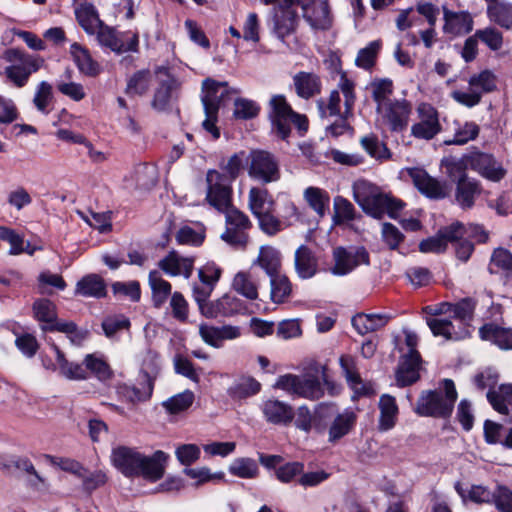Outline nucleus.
<instances>
[{
	"label": "nucleus",
	"mask_w": 512,
	"mask_h": 512,
	"mask_svg": "<svg viewBox=\"0 0 512 512\" xmlns=\"http://www.w3.org/2000/svg\"><path fill=\"white\" fill-rule=\"evenodd\" d=\"M166 460L167 455L160 450L151 457L125 446H119L112 452L113 464L125 476H143L150 481H157L163 476Z\"/></svg>",
	"instance_id": "nucleus-1"
},
{
	"label": "nucleus",
	"mask_w": 512,
	"mask_h": 512,
	"mask_svg": "<svg viewBox=\"0 0 512 512\" xmlns=\"http://www.w3.org/2000/svg\"><path fill=\"white\" fill-rule=\"evenodd\" d=\"M353 198L366 214L376 219H381L384 214L396 218L405 206L403 201L382 193L378 186L366 180L353 184Z\"/></svg>",
	"instance_id": "nucleus-2"
},
{
	"label": "nucleus",
	"mask_w": 512,
	"mask_h": 512,
	"mask_svg": "<svg viewBox=\"0 0 512 512\" xmlns=\"http://www.w3.org/2000/svg\"><path fill=\"white\" fill-rule=\"evenodd\" d=\"M457 396L454 382L443 379L438 390H427L420 394L414 411L423 417L447 418L453 411Z\"/></svg>",
	"instance_id": "nucleus-3"
},
{
	"label": "nucleus",
	"mask_w": 512,
	"mask_h": 512,
	"mask_svg": "<svg viewBox=\"0 0 512 512\" xmlns=\"http://www.w3.org/2000/svg\"><path fill=\"white\" fill-rule=\"evenodd\" d=\"M33 314L43 332H61L74 345H80L87 337V331L79 329L73 321L58 319L57 307L49 299H37L33 303Z\"/></svg>",
	"instance_id": "nucleus-4"
},
{
	"label": "nucleus",
	"mask_w": 512,
	"mask_h": 512,
	"mask_svg": "<svg viewBox=\"0 0 512 512\" xmlns=\"http://www.w3.org/2000/svg\"><path fill=\"white\" fill-rule=\"evenodd\" d=\"M269 118L274 133L286 140L291 132V124H294L301 135L307 132L308 118L295 112L287 102L284 95H274L269 101Z\"/></svg>",
	"instance_id": "nucleus-5"
},
{
	"label": "nucleus",
	"mask_w": 512,
	"mask_h": 512,
	"mask_svg": "<svg viewBox=\"0 0 512 512\" xmlns=\"http://www.w3.org/2000/svg\"><path fill=\"white\" fill-rule=\"evenodd\" d=\"M2 59L10 65L5 68L6 77L17 87H23L32 73L38 71L44 60L15 48L6 49Z\"/></svg>",
	"instance_id": "nucleus-6"
},
{
	"label": "nucleus",
	"mask_w": 512,
	"mask_h": 512,
	"mask_svg": "<svg viewBox=\"0 0 512 512\" xmlns=\"http://www.w3.org/2000/svg\"><path fill=\"white\" fill-rule=\"evenodd\" d=\"M226 93V82H216L215 80L207 78L202 83L201 99L206 116L202 126L212 135L213 139H218L220 137V131L216 126V122L218 120L219 107Z\"/></svg>",
	"instance_id": "nucleus-7"
},
{
	"label": "nucleus",
	"mask_w": 512,
	"mask_h": 512,
	"mask_svg": "<svg viewBox=\"0 0 512 512\" xmlns=\"http://www.w3.org/2000/svg\"><path fill=\"white\" fill-rule=\"evenodd\" d=\"M221 212L225 214V230L220 235L221 240L235 249H245L249 243V230L252 227L249 217L233 206Z\"/></svg>",
	"instance_id": "nucleus-8"
},
{
	"label": "nucleus",
	"mask_w": 512,
	"mask_h": 512,
	"mask_svg": "<svg viewBox=\"0 0 512 512\" xmlns=\"http://www.w3.org/2000/svg\"><path fill=\"white\" fill-rule=\"evenodd\" d=\"M247 173L251 179L262 184L276 182L281 175L279 161L269 151L251 150L247 156Z\"/></svg>",
	"instance_id": "nucleus-9"
},
{
	"label": "nucleus",
	"mask_w": 512,
	"mask_h": 512,
	"mask_svg": "<svg viewBox=\"0 0 512 512\" xmlns=\"http://www.w3.org/2000/svg\"><path fill=\"white\" fill-rule=\"evenodd\" d=\"M206 200L218 211L231 207L232 180L217 170H209L206 175Z\"/></svg>",
	"instance_id": "nucleus-10"
},
{
	"label": "nucleus",
	"mask_w": 512,
	"mask_h": 512,
	"mask_svg": "<svg viewBox=\"0 0 512 512\" xmlns=\"http://www.w3.org/2000/svg\"><path fill=\"white\" fill-rule=\"evenodd\" d=\"M377 114L381 123L386 125L390 131L402 132L408 126L412 114V104L404 98L394 99L378 110Z\"/></svg>",
	"instance_id": "nucleus-11"
},
{
	"label": "nucleus",
	"mask_w": 512,
	"mask_h": 512,
	"mask_svg": "<svg viewBox=\"0 0 512 512\" xmlns=\"http://www.w3.org/2000/svg\"><path fill=\"white\" fill-rule=\"evenodd\" d=\"M334 265L330 268L333 275L344 276L356 267L369 264V254L364 247L346 249L337 247L333 251Z\"/></svg>",
	"instance_id": "nucleus-12"
},
{
	"label": "nucleus",
	"mask_w": 512,
	"mask_h": 512,
	"mask_svg": "<svg viewBox=\"0 0 512 512\" xmlns=\"http://www.w3.org/2000/svg\"><path fill=\"white\" fill-rule=\"evenodd\" d=\"M95 34L98 43L113 52H136L138 50L139 38L137 33L129 31L118 35L113 28L102 24Z\"/></svg>",
	"instance_id": "nucleus-13"
},
{
	"label": "nucleus",
	"mask_w": 512,
	"mask_h": 512,
	"mask_svg": "<svg viewBox=\"0 0 512 512\" xmlns=\"http://www.w3.org/2000/svg\"><path fill=\"white\" fill-rule=\"evenodd\" d=\"M468 164L471 170L491 182H500L507 174L503 164L489 153L471 152L468 154Z\"/></svg>",
	"instance_id": "nucleus-14"
},
{
	"label": "nucleus",
	"mask_w": 512,
	"mask_h": 512,
	"mask_svg": "<svg viewBox=\"0 0 512 512\" xmlns=\"http://www.w3.org/2000/svg\"><path fill=\"white\" fill-rule=\"evenodd\" d=\"M417 113L419 121L411 126V135L422 140L433 139L441 131L437 110L428 103H421Z\"/></svg>",
	"instance_id": "nucleus-15"
},
{
	"label": "nucleus",
	"mask_w": 512,
	"mask_h": 512,
	"mask_svg": "<svg viewBox=\"0 0 512 512\" xmlns=\"http://www.w3.org/2000/svg\"><path fill=\"white\" fill-rule=\"evenodd\" d=\"M336 406L333 403H321L318 405L315 415L313 416L306 406H301L297 410L295 425L297 428L309 432L315 428L318 432L324 430V426L317 422V419H324L334 416Z\"/></svg>",
	"instance_id": "nucleus-16"
},
{
	"label": "nucleus",
	"mask_w": 512,
	"mask_h": 512,
	"mask_svg": "<svg viewBox=\"0 0 512 512\" xmlns=\"http://www.w3.org/2000/svg\"><path fill=\"white\" fill-rule=\"evenodd\" d=\"M260 409L266 422L273 425H289L295 416L294 409L289 403L274 397L264 400Z\"/></svg>",
	"instance_id": "nucleus-17"
},
{
	"label": "nucleus",
	"mask_w": 512,
	"mask_h": 512,
	"mask_svg": "<svg viewBox=\"0 0 512 512\" xmlns=\"http://www.w3.org/2000/svg\"><path fill=\"white\" fill-rule=\"evenodd\" d=\"M155 74L159 80V86L154 93L152 106L156 110L163 111L168 107L171 94L179 87V83L166 67H157Z\"/></svg>",
	"instance_id": "nucleus-18"
},
{
	"label": "nucleus",
	"mask_w": 512,
	"mask_h": 512,
	"mask_svg": "<svg viewBox=\"0 0 512 512\" xmlns=\"http://www.w3.org/2000/svg\"><path fill=\"white\" fill-rule=\"evenodd\" d=\"M194 262V257H182L173 250L159 261L158 266L169 276H183L189 279L194 269Z\"/></svg>",
	"instance_id": "nucleus-19"
},
{
	"label": "nucleus",
	"mask_w": 512,
	"mask_h": 512,
	"mask_svg": "<svg viewBox=\"0 0 512 512\" xmlns=\"http://www.w3.org/2000/svg\"><path fill=\"white\" fill-rule=\"evenodd\" d=\"M409 175L415 187L425 196L432 199H442L446 196L445 186L429 176L425 170L413 168L409 171Z\"/></svg>",
	"instance_id": "nucleus-20"
},
{
	"label": "nucleus",
	"mask_w": 512,
	"mask_h": 512,
	"mask_svg": "<svg viewBox=\"0 0 512 512\" xmlns=\"http://www.w3.org/2000/svg\"><path fill=\"white\" fill-rule=\"evenodd\" d=\"M304 18L314 29L326 30L331 26L329 5L326 0H313L303 5Z\"/></svg>",
	"instance_id": "nucleus-21"
},
{
	"label": "nucleus",
	"mask_w": 512,
	"mask_h": 512,
	"mask_svg": "<svg viewBox=\"0 0 512 512\" xmlns=\"http://www.w3.org/2000/svg\"><path fill=\"white\" fill-rule=\"evenodd\" d=\"M445 24L443 31L452 36H459L469 33L473 29V19L468 12H453L443 7Z\"/></svg>",
	"instance_id": "nucleus-22"
},
{
	"label": "nucleus",
	"mask_w": 512,
	"mask_h": 512,
	"mask_svg": "<svg viewBox=\"0 0 512 512\" xmlns=\"http://www.w3.org/2000/svg\"><path fill=\"white\" fill-rule=\"evenodd\" d=\"M298 25L297 12L293 9H278L273 18V33L283 43L286 38L296 32Z\"/></svg>",
	"instance_id": "nucleus-23"
},
{
	"label": "nucleus",
	"mask_w": 512,
	"mask_h": 512,
	"mask_svg": "<svg viewBox=\"0 0 512 512\" xmlns=\"http://www.w3.org/2000/svg\"><path fill=\"white\" fill-rule=\"evenodd\" d=\"M293 84L297 96L310 99L321 92L322 83L320 77L312 72L300 71L293 76Z\"/></svg>",
	"instance_id": "nucleus-24"
},
{
	"label": "nucleus",
	"mask_w": 512,
	"mask_h": 512,
	"mask_svg": "<svg viewBox=\"0 0 512 512\" xmlns=\"http://www.w3.org/2000/svg\"><path fill=\"white\" fill-rule=\"evenodd\" d=\"M262 385L255 378L247 375L238 377L227 389L228 396L234 401H241L255 396L261 391Z\"/></svg>",
	"instance_id": "nucleus-25"
},
{
	"label": "nucleus",
	"mask_w": 512,
	"mask_h": 512,
	"mask_svg": "<svg viewBox=\"0 0 512 512\" xmlns=\"http://www.w3.org/2000/svg\"><path fill=\"white\" fill-rule=\"evenodd\" d=\"M479 335L481 339L491 341L501 349H512V329L510 328L488 323L479 329Z\"/></svg>",
	"instance_id": "nucleus-26"
},
{
	"label": "nucleus",
	"mask_w": 512,
	"mask_h": 512,
	"mask_svg": "<svg viewBox=\"0 0 512 512\" xmlns=\"http://www.w3.org/2000/svg\"><path fill=\"white\" fill-rule=\"evenodd\" d=\"M356 422V414L351 410L338 413L328 429V441L336 442L347 435Z\"/></svg>",
	"instance_id": "nucleus-27"
},
{
	"label": "nucleus",
	"mask_w": 512,
	"mask_h": 512,
	"mask_svg": "<svg viewBox=\"0 0 512 512\" xmlns=\"http://www.w3.org/2000/svg\"><path fill=\"white\" fill-rule=\"evenodd\" d=\"M321 380L324 384L330 386V382L328 381L325 372L322 373L321 379L318 376L311 374L300 376L298 396L309 400H318L321 398L324 395Z\"/></svg>",
	"instance_id": "nucleus-28"
},
{
	"label": "nucleus",
	"mask_w": 512,
	"mask_h": 512,
	"mask_svg": "<svg viewBox=\"0 0 512 512\" xmlns=\"http://www.w3.org/2000/svg\"><path fill=\"white\" fill-rule=\"evenodd\" d=\"M51 348L53 349L56 356V363L58 365V369L60 374L69 379V380H85L88 377V373L86 369L74 362H69L64 353L60 350V348L55 344H51Z\"/></svg>",
	"instance_id": "nucleus-29"
},
{
	"label": "nucleus",
	"mask_w": 512,
	"mask_h": 512,
	"mask_svg": "<svg viewBox=\"0 0 512 512\" xmlns=\"http://www.w3.org/2000/svg\"><path fill=\"white\" fill-rule=\"evenodd\" d=\"M254 265H258L265 271L267 276L280 273L281 269V254L280 252L269 245L261 246L259 254L256 260L253 262Z\"/></svg>",
	"instance_id": "nucleus-30"
},
{
	"label": "nucleus",
	"mask_w": 512,
	"mask_h": 512,
	"mask_svg": "<svg viewBox=\"0 0 512 512\" xmlns=\"http://www.w3.org/2000/svg\"><path fill=\"white\" fill-rule=\"evenodd\" d=\"M75 14L79 25L89 35H94L97 29L103 24L97 10L91 3H81L75 9Z\"/></svg>",
	"instance_id": "nucleus-31"
},
{
	"label": "nucleus",
	"mask_w": 512,
	"mask_h": 512,
	"mask_svg": "<svg viewBox=\"0 0 512 512\" xmlns=\"http://www.w3.org/2000/svg\"><path fill=\"white\" fill-rule=\"evenodd\" d=\"M295 269L302 279L312 278L317 272V260L305 245L300 246L295 252Z\"/></svg>",
	"instance_id": "nucleus-32"
},
{
	"label": "nucleus",
	"mask_w": 512,
	"mask_h": 512,
	"mask_svg": "<svg viewBox=\"0 0 512 512\" xmlns=\"http://www.w3.org/2000/svg\"><path fill=\"white\" fill-rule=\"evenodd\" d=\"M487 16L490 21L504 29L512 28V4L509 2L499 0L489 2Z\"/></svg>",
	"instance_id": "nucleus-33"
},
{
	"label": "nucleus",
	"mask_w": 512,
	"mask_h": 512,
	"mask_svg": "<svg viewBox=\"0 0 512 512\" xmlns=\"http://www.w3.org/2000/svg\"><path fill=\"white\" fill-rule=\"evenodd\" d=\"M380 417L378 429L382 432L388 431L395 426L398 407L393 396L384 394L379 400Z\"/></svg>",
	"instance_id": "nucleus-34"
},
{
	"label": "nucleus",
	"mask_w": 512,
	"mask_h": 512,
	"mask_svg": "<svg viewBox=\"0 0 512 512\" xmlns=\"http://www.w3.org/2000/svg\"><path fill=\"white\" fill-rule=\"evenodd\" d=\"M481 193L479 181L472 178L458 180L456 188V200L464 208H471L474 205L475 196Z\"/></svg>",
	"instance_id": "nucleus-35"
},
{
	"label": "nucleus",
	"mask_w": 512,
	"mask_h": 512,
	"mask_svg": "<svg viewBox=\"0 0 512 512\" xmlns=\"http://www.w3.org/2000/svg\"><path fill=\"white\" fill-rule=\"evenodd\" d=\"M388 321L389 317L384 314L360 313L352 318V325L360 335H365L381 329Z\"/></svg>",
	"instance_id": "nucleus-36"
},
{
	"label": "nucleus",
	"mask_w": 512,
	"mask_h": 512,
	"mask_svg": "<svg viewBox=\"0 0 512 512\" xmlns=\"http://www.w3.org/2000/svg\"><path fill=\"white\" fill-rule=\"evenodd\" d=\"M75 293L83 297L101 298L106 295V285L99 275L89 274L77 282Z\"/></svg>",
	"instance_id": "nucleus-37"
},
{
	"label": "nucleus",
	"mask_w": 512,
	"mask_h": 512,
	"mask_svg": "<svg viewBox=\"0 0 512 512\" xmlns=\"http://www.w3.org/2000/svg\"><path fill=\"white\" fill-rule=\"evenodd\" d=\"M419 362L420 357L403 356L397 372L396 379L400 386L411 385L419 379Z\"/></svg>",
	"instance_id": "nucleus-38"
},
{
	"label": "nucleus",
	"mask_w": 512,
	"mask_h": 512,
	"mask_svg": "<svg viewBox=\"0 0 512 512\" xmlns=\"http://www.w3.org/2000/svg\"><path fill=\"white\" fill-rule=\"evenodd\" d=\"M149 286L152 291V302L156 308H160L171 295V284L162 278L157 270L150 271L148 276Z\"/></svg>",
	"instance_id": "nucleus-39"
},
{
	"label": "nucleus",
	"mask_w": 512,
	"mask_h": 512,
	"mask_svg": "<svg viewBox=\"0 0 512 512\" xmlns=\"http://www.w3.org/2000/svg\"><path fill=\"white\" fill-rule=\"evenodd\" d=\"M426 323L434 336H442L446 340H459L466 336L467 331L456 332L450 318L430 317Z\"/></svg>",
	"instance_id": "nucleus-40"
},
{
	"label": "nucleus",
	"mask_w": 512,
	"mask_h": 512,
	"mask_svg": "<svg viewBox=\"0 0 512 512\" xmlns=\"http://www.w3.org/2000/svg\"><path fill=\"white\" fill-rule=\"evenodd\" d=\"M270 300L274 304H282L287 301L292 293V284L289 278L280 273L269 276Z\"/></svg>",
	"instance_id": "nucleus-41"
},
{
	"label": "nucleus",
	"mask_w": 512,
	"mask_h": 512,
	"mask_svg": "<svg viewBox=\"0 0 512 512\" xmlns=\"http://www.w3.org/2000/svg\"><path fill=\"white\" fill-rule=\"evenodd\" d=\"M70 53L82 73L88 76H95L99 73L98 63L92 59L89 51L80 44L73 43L70 47Z\"/></svg>",
	"instance_id": "nucleus-42"
},
{
	"label": "nucleus",
	"mask_w": 512,
	"mask_h": 512,
	"mask_svg": "<svg viewBox=\"0 0 512 512\" xmlns=\"http://www.w3.org/2000/svg\"><path fill=\"white\" fill-rule=\"evenodd\" d=\"M487 399L498 413L507 415L508 407H512V384H501L497 390H489Z\"/></svg>",
	"instance_id": "nucleus-43"
},
{
	"label": "nucleus",
	"mask_w": 512,
	"mask_h": 512,
	"mask_svg": "<svg viewBox=\"0 0 512 512\" xmlns=\"http://www.w3.org/2000/svg\"><path fill=\"white\" fill-rule=\"evenodd\" d=\"M248 205L254 216L272 210L274 201L267 189L252 187L248 194Z\"/></svg>",
	"instance_id": "nucleus-44"
},
{
	"label": "nucleus",
	"mask_w": 512,
	"mask_h": 512,
	"mask_svg": "<svg viewBox=\"0 0 512 512\" xmlns=\"http://www.w3.org/2000/svg\"><path fill=\"white\" fill-rule=\"evenodd\" d=\"M370 89L372 98L376 103V112L394 100L391 99L394 86L390 79H376L371 82Z\"/></svg>",
	"instance_id": "nucleus-45"
},
{
	"label": "nucleus",
	"mask_w": 512,
	"mask_h": 512,
	"mask_svg": "<svg viewBox=\"0 0 512 512\" xmlns=\"http://www.w3.org/2000/svg\"><path fill=\"white\" fill-rule=\"evenodd\" d=\"M232 288L238 294L249 300H256L258 298V285L247 272L240 271L235 274L232 281Z\"/></svg>",
	"instance_id": "nucleus-46"
},
{
	"label": "nucleus",
	"mask_w": 512,
	"mask_h": 512,
	"mask_svg": "<svg viewBox=\"0 0 512 512\" xmlns=\"http://www.w3.org/2000/svg\"><path fill=\"white\" fill-rule=\"evenodd\" d=\"M455 490L463 500H470L475 503H494L496 494V490L491 492L481 485H474L466 491L459 482L455 484Z\"/></svg>",
	"instance_id": "nucleus-47"
},
{
	"label": "nucleus",
	"mask_w": 512,
	"mask_h": 512,
	"mask_svg": "<svg viewBox=\"0 0 512 512\" xmlns=\"http://www.w3.org/2000/svg\"><path fill=\"white\" fill-rule=\"evenodd\" d=\"M194 400V393L190 390H185L163 401L162 407L169 414H179L188 410L192 406Z\"/></svg>",
	"instance_id": "nucleus-48"
},
{
	"label": "nucleus",
	"mask_w": 512,
	"mask_h": 512,
	"mask_svg": "<svg viewBox=\"0 0 512 512\" xmlns=\"http://www.w3.org/2000/svg\"><path fill=\"white\" fill-rule=\"evenodd\" d=\"M304 198L309 206L320 216H323L330 203L329 194L317 187H308L304 191Z\"/></svg>",
	"instance_id": "nucleus-49"
},
{
	"label": "nucleus",
	"mask_w": 512,
	"mask_h": 512,
	"mask_svg": "<svg viewBox=\"0 0 512 512\" xmlns=\"http://www.w3.org/2000/svg\"><path fill=\"white\" fill-rule=\"evenodd\" d=\"M152 74L149 70H140L135 72L128 80L126 93L128 95L145 94L151 83Z\"/></svg>",
	"instance_id": "nucleus-50"
},
{
	"label": "nucleus",
	"mask_w": 512,
	"mask_h": 512,
	"mask_svg": "<svg viewBox=\"0 0 512 512\" xmlns=\"http://www.w3.org/2000/svg\"><path fill=\"white\" fill-rule=\"evenodd\" d=\"M334 215L333 222L335 225H340L355 219L356 211L353 204L342 196L334 198Z\"/></svg>",
	"instance_id": "nucleus-51"
},
{
	"label": "nucleus",
	"mask_w": 512,
	"mask_h": 512,
	"mask_svg": "<svg viewBox=\"0 0 512 512\" xmlns=\"http://www.w3.org/2000/svg\"><path fill=\"white\" fill-rule=\"evenodd\" d=\"M362 148L374 159L385 160L390 157L386 145L373 134L366 135L360 139Z\"/></svg>",
	"instance_id": "nucleus-52"
},
{
	"label": "nucleus",
	"mask_w": 512,
	"mask_h": 512,
	"mask_svg": "<svg viewBox=\"0 0 512 512\" xmlns=\"http://www.w3.org/2000/svg\"><path fill=\"white\" fill-rule=\"evenodd\" d=\"M340 95L338 90L331 91L327 100L319 99L317 101V108L321 118L326 119L330 117L343 116L340 110Z\"/></svg>",
	"instance_id": "nucleus-53"
},
{
	"label": "nucleus",
	"mask_w": 512,
	"mask_h": 512,
	"mask_svg": "<svg viewBox=\"0 0 512 512\" xmlns=\"http://www.w3.org/2000/svg\"><path fill=\"white\" fill-rule=\"evenodd\" d=\"M86 371L90 370L99 380L105 381L112 377V370L108 363L96 354H88L84 358Z\"/></svg>",
	"instance_id": "nucleus-54"
},
{
	"label": "nucleus",
	"mask_w": 512,
	"mask_h": 512,
	"mask_svg": "<svg viewBox=\"0 0 512 512\" xmlns=\"http://www.w3.org/2000/svg\"><path fill=\"white\" fill-rule=\"evenodd\" d=\"M53 100L52 85L46 81H41L35 91L33 104L36 109L44 115L50 112L49 106Z\"/></svg>",
	"instance_id": "nucleus-55"
},
{
	"label": "nucleus",
	"mask_w": 512,
	"mask_h": 512,
	"mask_svg": "<svg viewBox=\"0 0 512 512\" xmlns=\"http://www.w3.org/2000/svg\"><path fill=\"white\" fill-rule=\"evenodd\" d=\"M229 471L237 477L251 479L257 476L258 466L251 458H238L232 462Z\"/></svg>",
	"instance_id": "nucleus-56"
},
{
	"label": "nucleus",
	"mask_w": 512,
	"mask_h": 512,
	"mask_svg": "<svg viewBox=\"0 0 512 512\" xmlns=\"http://www.w3.org/2000/svg\"><path fill=\"white\" fill-rule=\"evenodd\" d=\"M340 365L350 387L355 390V392L363 394L365 392L364 385L362 384L360 375L355 370L353 359L348 356H342L340 358Z\"/></svg>",
	"instance_id": "nucleus-57"
},
{
	"label": "nucleus",
	"mask_w": 512,
	"mask_h": 512,
	"mask_svg": "<svg viewBox=\"0 0 512 512\" xmlns=\"http://www.w3.org/2000/svg\"><path fill=\"white\" fill-rule=\"evenodd\" d=\"M489 271L491 273H498L499 271L512 272V253L501 247L495 249L491 255Z\"/></svg>",
	"instance_id": "nucleus-58"
},
{
	"label": "nucleus",
	"mask_w": 512,
	"mask_h": 512,
	"mask_svg": "<svg viewBox=\"0 0 512 512\" xmlns=\"http://www.w3.org/2000/svg\"><path fill=\"white\" fill-rule=\"evenodd\" d=\"M442 166L445 167L448 176L457 181L462 178H468L466 175L467 168H470L468 164V155L461 159L447 158L442 160Z\"/></svg>",
	"instance_id": "nucleus-59"
},
{
	"label": "nucleus",
	"mask_w": 512,
	"mask_h": 512,
	"mask_svg": "<svg viewBox=\"0 0 512 512\" xmlns=\"http://www.w3.org/2000/svg\"><path fill=\"white\" fill-rule=\"evenodd\" d=\"M180 245L200 246L204 242L205 233L203 229L195 230L190 226L181 227L175 234Z\"/></svg>",
	"instance_id": "nucleus-60"
},
{
	"label": "nucleus",
	"mask_w": 512,
	"mask_h": 512,
	"mask_svg": "<svg viewBox=\"0 0 512 512\" xmlns=\"http://www.w3.org/2000/svg\"><path fill=\"white\" fill-rule=\"evenodd\" d=\"M255 217L258 220L261 231L269 236H274L285 228L282 220L272 214V210Z\"/></svg>",
	"instance_id": "nucleus-61"
},
{
	"label": "nucleus",
	"mask_w": 512,
	"mask_h": 512,
	"mask_svg": "<svg viewBox=\"0 0 512 512\" xmlns=\"http://www.w3.org/2000/svg\"><path fill=\"white\" fill-rule=\"evenodd\" d=\"M338 88L344 96V114L351 115L356 100L354 92L355 84L353 81L347 78L345 73H341L338 82Z\"/></svg>",
	"instance_id": "nucleus-62"
},
{
	"label": "nucleus",
	"mask_w": 512,
	"mask_h": 512,
	"mask_svg": "<svg viewBox=\"0 0 512 512\" xmlns=\"http://www.w3.org/2000/svg\"><path fill=\"white\" fill-rule=\"evenodd\" d=\"M244 162H247V156L244 151L233 154L229 157L226 164L222 165L225 176L234 181L242 171Z\"/></svg>",
	"instance_id": "nucleus-63"
},
{
	"label": "nucleus",
	"mask_w": 512,
	"mask_h": 512,
	"mask_svg": "<svg viewBox=\"0 0 512 512\" xmlns=\"http://www.w3.org/2000/svg\"><path fill=\"white\" fill-rule=\"evenodd\" d=\"M475 37H477L478 40H481L493 51L501 49L503 45L502 33L492 27L477 30L475 32Z\"/></svg>",
	"instance_id": "nucleus-64"
}]
</instances>
